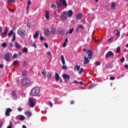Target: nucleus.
Listing matches in <instances>:
<instances>
[{
    "mask_svg": "<svg viewBox=\"0 0 128 128\" xmlns=\"http://www.w3.org/2000/svg\"><path fill=\"white\" fill-rule=\"evenodd\" d=\"M61 60L62 64H63V66H62V70H68V66H66V60H64V55L61 56Z\"/></svg>",
    "mask_w": 128,
    "mask_h": 128,
    "instance_id": "obj_5",
    "label": "nucleus"
},
{
    "mask_svg": "<svg viewBox=\"0 0 128 128\" xmlns=\"http://www.w3.org/2000/svg\"><path fill=\"white\" fill-rule=\"evenodd\" d=\"M45 16L47 20L50 18V12L46 10Z\"/></svg>",
    "mask_w": 128,
    "mask_h": 128,
    "instance_id": "obj_22",
    "label": "nucleus"
},
{
    "mask_svg": "<svg viewBox=\"0 0 128 128\" xmlns=\"http://www.w3.org/2000/svg\"><path fill=\"white\" fill-rule=\"evenodd\" d=\"M66 46V42H64L63 44H62V46L64 48Z\"/></svg>",
    "mask_w": 128,
    "mask_h": 128,
    "instance_id": "obj_56",
    "label": "nucleus"
},
{
    "mask_svg": "<svg viewBox=\"0 0 128 128\" xmlns=\"http://www.w3.org/2000/svg\"><path fill=\"white\" fill-rule=\"evenodd\" d=\"M18 58V54H14L13 56V58Z\"/></svg>",
    "mask_w": 128,
    "mask_h": 128,
    "instance_id": "obj_49",
    "label": "nucleus"
},
{
    "mask_svg": "<svg viewBox=\"0 0 128 128\" xmlns=\"http://www.w3.org/2000/svg\"><path fill=\"white\" fill-rule=\"evenodd\" d=\"M23 52H24L25 54L28 53V48L24 47L23 48Z\"/></svg>",
    "mask_w": 128,
    "mask_h": 128,
    "instance_id": "obj_31",
    "label": "nucleus"
},
{
    "mask_svg": "<svg viewBox=\"0 0 128 128\" xmlns=\"http://www.w3.org/2000/svg\"><path fill=\"white\" fill-rule=\"evenodd\" d=\"M57 32L59 34H64V30L62 29H58Z\"/></svg>",
    "mask_w": 128,
    "mask_h": 128,
    "instance_id": "obj_16",
    "label": "nucleus"
},
{
    "mask_svg": "<svg viewBox=\"0 0 128 128\" xmlns=\"http://www.w3.org/2000/svg\"><path fill=\"white\" fill-rule=\"evenodd\" d=\"M95 64H96V66H100V62H96Z\"/></svg>",
    "mask_w": 128,
    "mask_h": 128,
    "instance_id": "obj_44",
    "label": "nucleus"
},
{
    "mask_svg": "<svg viewBox=\"0 0 128 128\" xmlns=\"http://www.w3.org/2000/svg\"><path fill=\"white\" fill-rule=\"evenodd\" d=\"M27 72H28V71L26 70H23L22 71V76H26Z\"/></svg>",
    "mask_w": 128,
    "mask_h": 128,
    "instance_id": "obj_27",
    "label": "nucleus"
},
{
    "mask_svg": "<svg viewBox=\"0 0 128 128\" xmlns=\"http://www.w3.org/2000/svg\"><path fill=\"white\" fill-rule=\"evenodd\" d=\"M2 122L0 120V128H2Z\"/></svg>",
    "mask_w": 128,
    "mask_h": 128,
    "instance_id": "obj_59",
    "label": "nucleus"
},
{
    "mask_svg": "<svg viewBox=\"0 0 128 128\" xmlns=\"http://www.w3.org/2000/svg\"><path fill=\"white\" fill-rule=\"evenodd\" d=\"M8 27H5V28L4 30V31L3 32L1 33L0 35L2 36V38H4V34H8Z\"/></svg>",
    "mask_w": 128,
    "mask_h": 128,
    "instance_id": "obj_11",
    "label": "nucleus"
},
{
    "mask_svg": "<svg viewBox=\"0 0 128 128\" xmlns=\"http://www.w3.org/2000/svg\"><path fill=\"white\" fill-rule=\"evenodd\" d=\"M28 6H30V4H32V2H30V0H28Z\"/></svg>",
    "mask_w": 128,
    "mask_h": 128,
    "instance_id": "obj_57",
    "label": "nucleus"
},
{
    "mask_svg": "<svg viewBox=\"0 0 128 128\" xmlns=\"http://www.w3.org/2000/svg\"><path fill=\"white\" fill-rule=\"evenodd\" d=\"M40 92V87H36L33 88L31 91V96H38V94Z\"/></svg>",
    "mask_w": 128,
    "mask_h": 128,
    "instance_id": "obj_2",
    "label": "nucleus"
},
{
    "mask_svg": "<svg viewBox=\"0 0 128 128\" xmlns=\"http://www.w3.org/2000/svg\"><path fill=\"white\" fill-rule=\"evenodd\" d=\"M44 37H42V36L40 37V40L41 42H42V40H44Z\"/></svg>",
    "mask_w": 128,
    "mask_h": 128,
    "instance_id": "obj_55",
    "label": "nucleus"
},
{
    "mask_svg": "<svg viewBox=\"0 0 128 128\" xmlns=\"http://www.w3.org/2000/svg\"><path fill=\"white\" fill-rule=\"evenodd\" d=\"M62 76L66 84H68V82H70V75L68 74H63Z\"/></svg>",
    "mask_w": 128,
    "mask_h": 128,
    "instance_id": "obj_8",
    "label": "nucleus"
},
{
    "mask_svg": "<svg viewBox=\"0 0 128 128\" xmlns=\"http://www.w3.org/2000/svg\"><path fill=\"white\" fill-rule=\"evenodd\" d=\"M110 80H114V76H111V77L110 78Z\"/></svg>",
    "mask_w": 128,
    "mask_h": 128,
    "instance_id": "obj_53",
    "label": "nucleus"
},
{
    "mask_svg": "<svg viewBox=\"0 0 128 128\" xmlns=\"http://www.w3.org/2000/svg\"><path fill=\"white\" fill-rule=\"evenodd\" d=\"M47 54H48V56H52V53H50V52H47Z\"/></svg>",
    "mask_w": 128,
    "mask_h": 128,
    "instance_id": "obj_54",
    "label": "nucleus"
},
{
    "mask_svg": "<svg viewBox=\"0 0 128 128\" xmlns=\"http://www.w3.org/2000/svg\"><path fill=\"white\" fill-rule=\"evenodd\" d=\"M18 62H20L18 60H15L13 62V64L14 66H18Z\"/></svg>",
    "mask_w": 128,
    "mask_h": 128,
    "instance_id": "obj_32",
    "label": "nucleus"
},
{
    "mask_svg": "<svg viewBox=\"0 0 128 128\" xmlns=\"http://www.w3.org/2000/svg\"><path fill=\"white\" fill-rule=\"evenodd\" d=\"M84 72V68H82L79 72L80 74H82V72Z\"/></svg>",
    "mask_w": 128,
    "mask_h": 128,
    "instance_id": "obj_42",
    "label": "nucleus"
},
{
    "mask_svg": "<svg viewBox=\"0 0 128 128\" xmlns=\"http://www.w3.org/2000/svg\"><path fill=\"white\" fill-rule=\"evenodd\" d=\"M26 30L22 28H20L18 30V36H20L22 38H24L26 36Z\"/></svg>",
    "mask_w": 128,
    "mask_h": 128,
    "instance_id": "obj_4",
    "label": "nucleus"
},
{
    "mask_svg": "<svg viewBox=\"0 0 128 128\" xmlns=\"http://www.w3.org/2000/svg\"><path fill=\"white\" fill-rule=\"evenodd\" d=\"M125 60V59H124V58L122 57L121 60H120V62H124Z\"/></svg>",
    "mask_w": 128,
    "mask_h": 128,
    "instance_id": "obj_47",
    "label": "nucleus"
},
{
    "mask_svg": "<svg viewBox=\"0 0 128 128\" xmlns=\"http://www.w3.org/2000/svg\"><path fill=\"white\" fill-rule=\"evenodd\" d=\"M70 104H74V100H72L70 102Z\"/></svg>",
    "mask_w": 128,
    "mask_h": 128,
    "instance_id": "obj_52",
    "label": "nucleus"
},
{
    "mask_svg": "<svg viewBox=\"0 0 128 128\" xmlns=\"http://www.w3.org/2000/svg\"><path fill=\"white\" fill-rule=\"evenodd\" d=\"M106 68H112V67H110V63H108V64H106Z\"/></svg>",
    "mask_w": 128,
    "mask_h": 128,
    "instance_id": "obj_48",
    "label": "nucleus"
},
{
    "mask_svg": "<svg viewBox=\"0 0 128 128\" xmlns=\"http://www.w3.org/2000/svg\"><path fill=\"white\" fill-rule=\"evenodd\" d=\"M44 46L46 48H48V43H44Z\"/></svg>",
    "mask_w": 128,
    "mask_h": 128,
    "instance_id": "obj_43",
    "label": "nucleus"
},
{
    "mask_svg": "<svg viewBox=\"0 0 128 128\" xmlns=\"http://www.w3.org/2000/svg\"><path fill=\"white\" fill-rule=\"evenodd\" d=\"M116 30L117 31V33L116 34V36H120V30H118V29H116Z\"/></svg>",
    "mask_w": 128,
    "mask_h": 128,
    "instance_id": "obj_36",
    "label": "nucleus"
},
{
    "mask_svg": "<svg viewBox=\"0 0 128 128\" xmlns=\"http://www.w3.org/2000/svg\"><path fill=\"white\" fill-rule=\"evenodd\" d=\"M78 28H80L81 30H84V25L82 24H80L78 26Z\"/></svg>",
    "mask_w": 128,
    "mask_h": 128,
    "instance_id": "obj_30",
    "label": "nucleus"
},
{
    "mask_svg": "<svg viewBox=\"0 0 128 128\" xmlns=\"http://www.w3.org/2000/svg\"><path fill=\"white\" fill-rule=\"evenodd\" d=\"M12 123L10 124V126H8L7 128H12Z\"/></svg>",
    "mask_w": 128,
    "mask_h": 128,
    "instance_id": "obj_51",
    "label": "nucleus"
},
{
    "mask_svg": "<svg viewBox=\"0 0 128 128\" xmlns=\"http://www.w3.org/2000/svg\"><path fill=\"white\" fill-rule=\"evenodd\" d=\"M80 70V66L78 65H76L74 66V70L75 72H78V70Z\"/></svg>",
    "mask_w": 128,
    "mask_h": 128,
    "instance_id": "obj_18",
    "label": "nucleus"
},
{
    "mask_svg": "<svg viewBox=\"0 0 128 128\" xmlns=\"http://www.w3.org/2000/svg\"><path fill=\"white\" fill-rule=\"evenodd\" d=\"M0 68H4V66H2V64H0Z\"/></svg>",
    "mask_w": 128,
    "mask_h": 128,
    "instance_id": "obj_60",
    "label": "nucleus"
},
{
    "mask_svg": "<svg viewBox=\"0 0 128 128\" xmlns=\"http://www.w3.org/2000/svg\"><path fill=\"white\" fill-rule=\"evenodd\" d=\"M86 54H88V57L84 56V64H88L90 62V60H92V54H94L92 50H89L86 52Z\"/></svg>",
    "mask_w": 128,
    "mask_h": 128,
    "instance_id": "obj_1",
    "label": "nucleus"
},
{
    "mask_svg": "<svg viewBox=\"0 0 128 128\" xmlns=\"http://www.w3.org/2000/svg\"><path fill=\"white\" fill-rule=\"evenodd\" d=\"M32 46L34 48H36V43H34L33 44H32Z\"/></svg>",
    "mask_w": 128,
    "mask_h": 128,
    "instance_id": "obj_50",
    "label": "nucleus"
},
{
    "mask_svg": "<svg viewBox=\"0 0 128 128\" xmlns=\"http://www.w3.org/2000/svg\"><path fill=\"white\" fill-rule=\"evenodd\" d=\"M8 4H10L11 2H16V0H8Z\"/></svg>",
    "mask_w": 128,
    "mask_h": 128,
    "instance_id": "obj_35",
    "label": "nucleus"
},
{
    "mask_svg": "<svg viewBox=\"0 0 128 128\" xmlns=\"http://www.w3.org/2000/svg\"><path fill=\"white\" fill-rule=\"evenodd\" d=\"M18 110L19 112H22V108H18Z\"/></svg>",
    "mask_w": 128,
    "mask_h": 128,
    "instance_id": "obj_58",
    "label": "nucleus"
},
{
    "mask_svg": "<svg viewBox=\"0 0 128 128\" xmlns=\"http://www.w3.org/2000/svg\"><path fill=\"white\" fill-rule=\"evenodd\" d=\"M12 96L13 100H16V92L15 91L12 92Z\"/></svg>",
    "mask_w": 128,
    "mask_h": 128,
    "instance_id": "obj_17",
    "label": "nucleus"
},
{
    "mask_svg": "<svg viewBox=\"0 0 128 128\" xmlns=\"http://www.w3.org/2000/svg\"><path fill=\"white\" fill-rule=\"evenodd\" d=\"M120 52V47L118 46L116 49V53Z\"/></svg>",
    "mask_w": 128,
    "mask_h": 128,
    "instance_id": "obj_38",
    "label": "nucleus"
},
{
    "mask_svg": "<svg viewBox=\"0 0 128 128\" xmlns=\"http://www.w3.org/2000/svg\"><path fill=\"white\" fill-rule=\"evenodd\" d=\"M124 67H125V68L128 69V64H125Z\"/></svg>",
    "mask_w": 128,
    "mask_h": 128,
    "instance_id": "obj_62",
    "label": "nucleus"
},
{
    "mask_svg": "<svg viewBox=\"0 0 128 128\" xmlns=\"http://www.w3.org/2000/svg\"><path fill=\"white\" fill-rule=\"evenodd\" d=\"M114 40V38H110L108 40V42H112V40Z\"/></svg>",
    "mask_w": 128,
    "mask_h": 128,
    "instance_id": "obj_46",
    "label": "nucleus"
},
{
    "mask_svg": "<svg viewBox=\"0 0 128 128\" xmlns=\"http://www.w3.org/2000/svg\"><path fill=\"white\" fill-rule=\"evenodd\" d=\"M30 84V80L28 78H24L22 80V84L23 86H26Z\"/></svg>",
    "mask_w": 128,
    "mask_h": 128,
    "instance_id": "obj_7",
    "label": "nucleus"
},
{
    "mask_svg": "<svg viewBox=\"0 0 128 128\" xmlns=\"http://www.w3.org/2000/svg\"><path fill=\"white\" fill-rule=\"evenodd\" d=\"M72 32H74V28H72L70 30L69 32V34H72Z\"/></svg>",
    "mask_w": 128,
    "mask_h": 128,
    "instance_id": "obj_45",
    "label": "nucleus"
},
{
    "mask_svg": "<svg viewBox=\"0 0 128 128\" xmlns=\"http://www.w3.org/2000/svg\"><path fill=\"white\" fill-rule=\"evenodd\" d=\"M23 66H28V63L26 61L23 62Z\"/></svg>",
    "mask_w": 128,
    "mask_h": 128,
    "instance_id": "obj_41",
    "label": "nucleus"
},
{
    "mask_svg": "<svg viewBox=\"0 0 128 128\" xmlns=\"http://www.w3.org/2000/svg\"><path fill=\"white\" fill-rule=\"evenodd\" d=\"M15 47L16 48H20V44L18 42H15Z\"/></svg>",
    "mask_w": 128,
    "mask_h": 128,
    "instance_id": "obj_29",
    "label": "nucleus"
},
{
    "mask_svg": "<svg viewBox=\"0 0 128 128\" xmlns=\"http://www.w3.org/2000/svg\"><path fill=\"white\" fill-rule=\"evenodd\" d=\"M18 54L19 56H22V53L21 52H18Z\"/></svg>",
    "mask_w": 128,
    "mask_h": 128,
    "instance_id": "obj_63",
    "label": "nucleus"
},
{
    "mask_svg": "<svg viewBox=\"0 0 128 128\" xmlns=\"http://www.w3.org/2000/svg\"><path fill=\"white\" fill-rule=\"evenodd\" d=\"M116 2H112L111 4V8L112 10H115L116 9Z\"/></svg>",
    "mask_w": 128,
    "mask_h": 128,
    "instance_id": "obj_26",
    "label": "nucleus"
},
{
    "mask_svg": "<svg viewBox=\"0 0 128 128\" xmlns=\"http://www.w3.org/2000/svg\"><path fill=\"white\" fill-rule=\"evenodd\" d=\"M68 38H66L64 42H66H66H68Z\"/></svg>",
    "mask_w": 128,
    "mask_h": 128,
    "instance_id": "obj_64",
    "label": "nucleus"
},
{
    "mask_svg": "<svg viewBox=\"0 0 128 128\" xmlns=\"http://www.w3.org/2000/svg\"><path fill=\"white\" fill-rule=\"evenodd\" d=\"M16 40V33L13 34V38L12 39V42H14Z\"/></svg>",
    "mask_w": 128,
    "mask_h": 128,
    "instance_id": "obj_33",
    "label": "nucleus"
},
{
    "mask_svg": "<svg viewBox=\"0 0 128 128\" xmlns=\"http://www.w3.org/2000/svg\"><path fill=\"white\" fill-rule=\"evenodd\" d=\"M25 114L26 116H28L30 118V116H32V112H28V111H26L25 112Z\"/></svg>",
    "mask_w": 128,
    "mask_h": 128,
    "instance_id": "obj_21",
    "label": "nucleus"
},
{
    "mask_svg": "<svg viewBox=\"0 0 128 128\" xmlns=\"http://www.w3.org/2000/svg\"><path fill=\"white\" fill-rule=\"evenodd\" d=\"M60 18L62 20H66V18H68V12L64 11L62 14H60Z\"/></svg>",
    "mask_w": 128,
    "mask_h": 128,
    "instance_id": "obj_9",
    "label": "nucleus"
},
{
    "mask_svg": "<svg viewBox=\"0 0 128 128\" xmlns=\"http://www.w3.org/2000/svg\"><path fill=\"white\" fill-rule=\"evenodd\" d=\"M38 34H40L39 31H36L35 34L34 35V38H36L38 36Z\"/></svg>",
    "mask_w": 128,
    "mask_h": 128,
    "instance_id": "obj_24",
    "label": "nucleus"
},
{
    "mask_svg": "<svg viewBox=\"0 0 128 128\" xmlns=\"http://www.w3.org/2000/svg\"><path fill=\"white\" fill-rule=\"evenodd\" d=\"M52 74L51 72H48L47 74V78H50V80H52Z\"/></svg>",
    "mask_w": 128,
    "mask_h": 128,
    "instance_id": "obj_28",
    "label": "nucleus"
},
{
    "mask_svg": "<svg viewBox=\"0 0 128 128\" xmlns=\"http://www.w3.org/2000/svg\"><path fill=\"white\" fill-rule=\"evenodd\" d=\"M27 26H28V28H30V24H28Z\"/></svg>",
    "mask_w": 128,
    "mask_h": 128,
    "instance_id": "obj_61",
    "label": "nucleus"
},
{
    "mask_svg": "<svg viewBox=\"0 0 128 128\" xmlns=\"http://www.w3.org/2000/svg\"><path fill=\"white\" fill-rule=\"evenodd\" d=\"M14 31L12 30H11L10 32L8 34V36H10L12 34H14Z\"/></svg>",
    "mask_w": 128,
    "mask_h": 128,
    "instance_id": "obj_37",
    "label": "nucleus"
},
{
    "mask_svg": "<svg viewBox=\"0 0 128 128\" xmlns=\"http://www.w3.org/2000/svg\"><path fill=\"white\" fill-rule=\"evenodd\" d=\"M42 74L44 76V78H46V71H42Z\"/></svg>",
    "mask_w": 128,
    "mask_h": 128,
    "instance_id": "obj_34",
    "label": "nucleus"
},
{
    "mask_svg": "<svg viewBox=\"0 0 128 128\" xmlns=\"http://www.w3.org/2000/svg\"><path fill=\"white\" fill-rule=\"evenodd\" d=\"M12 58V53L6 52L4 56V59L6 62H10Z\"/></svg>",
    "mask_w": 128,
    "mask_h": 128,
    "instance_id": "obj_6",
    "label": "nucleus"
},
{
    "mask_svg": "<svg viewBox=\"0 0 128 128\" xmlns=\"http://www.w3.org/2000/svg\"><path fill=\"white\" fill-rule=\"evenodd\" d=\"M56 6L54 4H52V6H51V8H54V10H56Z\"/></svg>",
    "mask_w": 128,
    "mask_h": 128,
    "instance_id": "obj_39",
    "label": "nucleus"
},
{
    "mask_svg": "<svg viewBox=\"0 0 128 128\" xmlns=\"http://www.w3.org/2000/svg\"><path fill=\"white\" fill-rule=\"evenodd\" d=\"M58 8H61L62 6H64L66 8L68 6V4L66 3V0H60V1H57L56 2Z\"/></svg>",
    "mask_w": 128,
    "mask_h": 128,
    "instance_id": "obj_3",
    "label": "nucleus"
},
{
    "mask_svg": "<svg viewBox=\"0 0 128 128\" xmlns=\"http://www.w3.org/2000/svg\"><path fill=\"white\" fill-rule=\"evenodd\" d=\"M16 119L18 120H26V117L22 115H19L16 116Z\"/></svg>",
    "mask_w": 128,
    "mask_h": 128,
    "instance_id": "obj_15",
    "label": "nucleus"
},
{
    "mask_svg": "<svg viewBox=\"0 0 128 128\" xmlns=\"http://www.w3.org/2000/svg\"><path fill=\"white\" fill-rule=\"evenodd\" d=\"M52 34H56V28L54 27H52L50 30V32Z\"/></svg>",
    "mask_w": 128,
    "mask_h": 128,
    "instance_id": "obj_23",
    "label": "nucleus"
},
{
    "mask_svg": "<svg viewBox=\"0 0 128 128\" xmlns=\"http://www.w3.org/2000/svg\"><path fill=\"white\" fill-rule=\"evenodd\" d=\"M60 75H58V73L55 74V80L56 82H58L60 80Z\"/></svg>",
    "mask_w": 128,
    "mask_h": 128,
    "instance_id": "obj_20",
    "label": "nucleus"
},
{
    "mask_svg": "<svg viewBox=\"0 0 128 128\" xmlns=\"http://www.w3.org/2000/svg\"><path fill=\"white\" fill-rule=\"evenodd\" d=\"M44 36H50V32L48 28L44 30Z\"/></svg>",
    "mask_w": 128,
    "mask_h": 128,
    "instance_id": "obj_14",
    "label": "nucleus"
},
{
    "mask_svg": "<svg viewBox=\"0 0 128 128\" xmlns=\"http://www.w3.org/2000/svg\"><path fill=\"white\" fill-rule=\"evenodd\" d=\"M12 112V108H7L5 113L6 116H10V112Z\"/></svg>",
    "mask_w": 128,
    "mask_h": 128,
    "instance_id": "obj_13",
    "label": "nucleus"
},
{
    "mask_svg": "<svg viewBox=\"0 0 128 128\" xmlns=\"http://www.w3.org/2000/svg\"><path fill=\"white\" fill-rule=\"evenodd\" d=\"M29 102H30V106H31V108H34V106H36V102L34 100V98H30Z\"/></svg>",
    "mask_w": 128,
    "mask_h": 128,
    "instance_id": "obj_12",
    "label": "nucleus"
},
{
    "mask_svg": "<svg viewBox=\"0 0 128 128\" xmlns=\"http://www.w3.org/2000/svg\"><path fill=\"white\" fill-rule=\"evenodd\" d=\"M82 13H80L76 15V18L77 20H80L82 18Z\"/></svg>",
    "mask_w": 128,
    "mask_h": 128,
    "instance_id": "obj_25",
    "label": "nucleus"
},
{
    "mask_svg": "<svg viewBox=\"0 0 128 128\" xmlns=\"http://www.w3.org/2000/svg\"><path fill=\"white\" fill-rule=\"evenodd\" d=\"M112 56H114V52L112 51H109L107 52L105 56V58H112Z\"/></svg>",
    "mask_w": 128,
    "mask_h": 128,
    "instance_id": "obj_10",
    "label": "nucleus"
},
{
    "mask_svg": "<svg viewBox=\"0 0 128 128\" xmlns=\"http://www.w3.org/2000/svg\"><path fill=\"white\" fill-rule=\"evenodd\" d=\"M72 14H73L72 10H70L67 12V16H69L70 18V17L72 16Z\"/></svg>",
    "mask_w": 128,
    "mask_h": 128,
    "instance_id": "obj_19",
    "label": "nucleus"
},
{
    "mask_svg": "<svg viewBox=\"0 0 128 128\" xmlns=\"http://www.w3.org/2000/svg\"><path fill=\"white\" fill-rule=\"evenodd\" d=\"M6 42H4L2 44V48H6Z\"/></svg>",
    "mask_w": 128,
    "mask_h": 128,
    "instance_id": "obj_40",
    "label": "nucleus"
}]
</instances>
